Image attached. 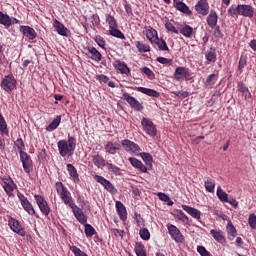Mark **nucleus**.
I'll list each match as a JSON object with an SVG mask.
<instances>
[{
	"label": "nucleus",
	"mask_w": 256,
	"mask_h": 256,
	"mask_svg": "<svg viewBox=\"0 0 256 256\" xmlns=\"http://www.w3.org/2000/svg\"><path fill=\"white\" fill-rule=\"evenodd\" d=\"M216 195H217L218 199H220V201H222V203H227L229 201V195L226 194L225 191H223L221 186L217 187Z\"/></svg>",
	"instance_id": "f704fd0d"
},
{
	"label": "nucleus",
	"mask_w": 256,
	"mask_h": 256,
	"mask_svg": "<svg viewBox=\"0 0 256 256\" xmlns=\"http://www.w3.org/2000/svg\"><path fill=\"white\" fill-rule=\"evenodd\" d=\"M141 158L147 165H151L153 163V156L147 152L140 153Z\"/></svg>",
	"instance_id": "09e8293b"
},
{
	"label": "nucleus",
	"mask_w": 256,
	"mask_h": 256,
	"mask_svg": "<svg viewBox=\"0 0 256 256\" xmlns=\"http://www.w3.org/2000/svg\"><path fill=\"white\" fill-rule=\"evenodd\" d=\"M227 233H228V239L230 241H233L235 239V237H237V229H235V226H233L232 223H228L227 224Z\"/></svg>",
	"instance_id": "72a5a7b5"
},
{
	"label": "nucleus",
	"mask_w": 256,
	"mask_h": 256,
	"mask_svg": "<svg viewBox=\"0 0 256 256\" xmlns=\"http://www.w3.org/2000/svg\"><path fill=\"white\" fill-rule=\"evenodd\" d=\"M108 170L112 173H119L120 169L115 164L107 163Z\"/></svg>",
	"instance_id": "052dcab7"
},
{
	"label": "nucleus",
	"mask_w": 256,
	"mask_h": 256,
	"mask_svg": "<svg viewBox=\"0 0 256 256\" xmlns=\"http://www.w3.org/2000/svg\"><path fill=\"white\" fill-rule=\"evenodd\" d=\"M180 33L184 37H187V39H191V37L193 36V27H191V26H189L187 24L182 25L180 27Z\"/></svg>",
	"instance_id": "cd10ccee"
},
{
	"label": "nucleus",
	"mask_w": 256,
	"mask_h": 256,
	"mask_svg": "<svg viewBox=\"0 0 256 256\" xmlns=\"http://www.w3.org/2000/svg\"><path fill=\"white\" fill-rule=\"evenodd\" d=\"M197 251L201 256H211V253L204 246H198Z\"/></svg>",
	"instance_id": "13d9d810"
},
{
	"label": "nucleus",
	"mask_w": 256,
	"mask_h": 256,
	"mask_svg": "<svg viewBox=\"0 0 256 256\" xmlns=\"http://www.w3.org/2000/svg\"><path fill=\"white\" fill-rule=\"evenodd\" d=\"M58 151L61 157H67V155H73L75 153V147H77V142L73 137H69L67 140H60L57 143Z\"/></svg>",
	"instance_id": "f03ea898"
},
{
	"label": "nucleus",
	"mask_w": 256,
	"mask_h": 256,
	"mask_svg": "<svg viewBox=\"0 0 256 256\" xmlns=\"http://www.w3.org/2000/svg\"><path fill=\"white\" fill-rule=\"evenodd\" d=\"M175 8L181 13H184L185 15H191V10L189 9V6L181 1L175 2Z\"/></svg>",
	"instance_id": "c756f323"
},
{
	"label": "nucleus",
	"mask_w": 256,
	"mask_h": 256,
	"mask_svg": "<svg viewBox=\"0 0 256 256\" xmlns=\"http://www.w3.org/2000/svg\"><path fill=\"white\" fill-rule=\"evenodd\" d=\"M248 223L251 227V229H256V215L255 214H250L248 218Z\"/></svg>",
	"instance_id": "4d7b16f0"
},
{
	"label": "nucleus",
	"mask_w": 256,
	"mask_h": 256,
	"mask_svg": "<svg viewBox=\"0 0 256 256\" xmlns=\"http://www.w3.org/2000/svg\"><path fill=\"white\" fill-rule=\"evenodd\" d=\"M205 189L208 193H215V181L206 180L205 181Z\"/></svg>",
	"instance_id": "de8ad7c7"
},
{
	"label": "nucleus",
	"mask_w": 256,
	"mask_h": 256,
	"mask_svg": "<svg viewBox=\"0 0 256 256\" xmlns=\"http://www.w3.org/2000/svg\"><path fill=\"white\" fill-rule=\"evenodd\" d=\"M20 31L24 37H27V39L30 41H33V39H36L37 37V32H35V29L29 26H20Z\"/></svg>",
	"instance_id": "f3484780"
},
{
	"label": "nucleus",
	"mask_w": 256,
	"mask_h": 256,
	"mask_svg": "<svg viewBox=\"0 0 256 256\" xmlns=\"http://www.w3.org/2000/svg\"><path fill=\"white\" fill-rule=\"evenodd\" d=\"M236 247H238L239 249H243V238L241 237L236 238Z\"/></svg>",
	"instance_id": "338daca9"
},
{
	"label": "nucleus",
	"mask_w": 256,
	"mask_h": 256,
	"mask_svg": "<svg viewBox=\"0 0 256 256\" xmlns=\"http://www.w3.org/2000/svg\"><path fill=\"white\" fill-rule=\"evenodd\" d=\"M0 131L2 133H7V123L5 122V118L0 114Z\"/></svg>",
	"instance_id": "603ef678"
},
{
	"label": "nucleus",
	"mask_w": 256,
	"mask_h": 256,
	"mask_svg": "<svg viewBox=\"0 0 256 256\" xmlns=\"http://www.w3.org/2000/svg\"><path fill=\"white\" fill-rule=\"evenodd\" d=\"M121 145L127 153H131L132 155H137L138 153H141V147H139L137 143L129 139L122 140Z\"/></svg>",
	"instance_id": "20e7f679"
},
{
	"label": "nucleus",
	"mask_w": 256,
	"mask_h": 256,
	"mask_svg": "<svg viewBox=\"0 0 256 256\" xmlns=\"http://www.w3.org/2000/svg\"><path fill=\"white\" fill-rule=\"evenodd\" d=\"M122 99L127 101L128 105H130L131 109H134V111H142L143 104L138 102V100L135 99V97L129 95V93H124L122 95Z\"/></svg>",
	"instance_id": "9d476101"
},
{
	"label": "nucleus",
	"mask_w": 256,
	"mask_h": 256,
	"mask_svg": "<svg viewBox=\"0 0 256 256\" xmlns=\"http://www.w3.org/2000/svg\"><path fill=\"white\" fill-rule=\"evenodd\" d=\"M94 41L97 43V45H99V47H101L102 49H105V39H103V37L96 36L94 38Z\"/></svg>",
	"instance_id": "bf43d9fd"
},
{
	"label": "nucleus",
	"mask_w": 256,
	"mask_h": 256,
	"mask_svg": "<svg viewBox=\"0 0 256 256\" xmlns=\"http://www.w3.org/2000/svg\"><path fill=\"white\" fill-rule=\"evenodd\" d=\"M109 34L112 35V37H117V39H125V35H123L117 28H110Z\"/></svg>",
	"instance_id": "a18cd8bd"
},
{
	"label": "nucleus",
	"mask_w": 256,
	"mask_h": 256,
	"mask_svg": "<svg viewBox=\"0 0 256 256\" xmlns=\"http://www.w3.org/2000/svg\"><path fill=\"white\" fill-rule=\"evenodd\" d=\"M3 189L5 191V193L11 197L13 195V192L15 191V189H17V184H15V182H13V180L11 178H4L3 179Z\"/></svg>",
	"instance_id": "2eb2a0df"
},
{
	"label": "nucleus",
	"mask_w": 256,
	"mask_h": 256,
	"mask_svg": "<svg viewBox=\"0 0 256 256\" xmlns=\"http://www.w3.org/2000/svg\"><path fill=\"white\" fill-rule=\"evenodd\" d=\"M182 209L188 213V215H191L194 219H201V212L193 207H190L188 205H182Z\"/></svg>",
	"instance_id": "b1692460"
},
{
	"label": "nucleus",
	"mask_w": 256,
	"mask_h": 256,
	"mask_svg": "<svg viewBox=\"0 0 256 256\" xmlns=\"http://www.w3.org/2000/svg\"><path fill=\"white\" fill-rule=\"evenodd\" d=\"M92 162L97 167V169H103L106 165L105 158L99 154L92 156Z\"/></svg>",
	"instance_id": "5701e85b"
},
{
	"label": "nucleus",
	"mask_w": 256,
	"mask_h": 256,
	"mask_svg": "<svg viewBox=\"0 0 256 256\" xmlns=\"http://www.w3.org/2000/svg\"><path fill=\"white\" fill-rule=\"evenodd\" d=\"M67 171L73 181H79V174L77 173V169L72 164H67Z\"/></svg>",
	"instance_id": "e433bc0d"
},
{
	"label": "nucleus",
	"mask_w": 256,
	"mask_h": 256,
	"mask_svg": "<svg viewBox=\"0 0 256 256\" xmlns=\"http://www.w3.org/2000/svg\"><path fill=\"white\" fill-rule=\"evenodd\" d=\"M85 227V235L86 237H93L95 235V233H97L95 231V228H93V226H91L90 224H84Z\"/></svg>",
	"instance_id": "49530a36"
},
{
	"label": "nucleus",
	"mask_w": 256,
	"mask_h": 256,
	"mask_svg": "<svg viewBox=\"0 0 256 256\" xmlns=\"http://www.w3.org/2000/svg\"><path fill=\"white\" fill-rule=\"evenodd\" d=\"M141 125L143 127V130L147 135L150 137H155L157 135V128L155 127V124H153V121L147 118H143L141 121Z\"/></svg>",
	"instance_id": "39448f33"
},
{
	"label": "nucleus",
	"mask_w": 256,
	"mask_h": 256,
	"mask_svg": "<svg viewBox=\"0 0 256 256\" xmlns=\"http://www.w3.org/2000/svg\"><path fill=\"white\" fill-rule=\"evenodd\" d=\"M18 199L23 209L26 210L29 215H35V209L33 208V205H31V202L27 200V197H25V195L18 194Z\"/></svg>",
	"instance_id": "4468645a"
},
{
	"label": "nucleus",
	"mask_w": 256,
	"mask_h": 256,
	"mask_svg": "<svg viewBox=\"0 0 256 256\" xmlns=\"http://www.w3.org/2000/svg\"><path fill=\"white\" fill-rule=\"evenodd\" d=\"M128 161H130L132 167H135V169H139L142 173H147V167L137 158H129Z\"/></svg>",
	"instance_id": "a878e982"
},
{
	"label": "nucleus",
	"mask_w": 256,
	"mask_h": 256,
	"mask_svg": "<svg viewBox=\"0 0 256 256\" xmlns=\"http://www.w3.org/2000/svg\"><path fill=\"white\" fill-rule=\"evenodd\" d=\"M116 209L120 219H123V220L127 219V210L125 209V205H123V203H121L120 201H117Z\"/></svg>",
	"instance_id": "c85d7f7f"
},
{
	"label": "nucleus",
	"mask_w": 256,
	"mask_h": 256,
	"mask_svg": "<svg viewBox=\"0 0 256 256\" xmlns=\"http://www.w3.org/2000/svg\"><path fill=\"white\" fill-rule=\"evenodd\" d=\"M56 191L60 197V199L63 201L65 205H74L73 203V197H71V192L63 185L62 182H56L55 184Z\"/></svg>",
	"instance_id": "7ed1b4c3"
},
{
	"label": "nucleus",
	"mask_w": 256,
	"mask_h": 256,
	"mask_svg": "<svg viewBox=\"0 0 256 256\" xmlns=\"http://www.w3.org/2000/svg\"><path fill=\"white\" fill-rule=\"evenodd\" d=\"M167 229L169 235L176 241V243H183V241H185V237L181 234V231L177 229V226L168 224Z\"/></svg>",
	"instance_id": "0eeeda50"
},
{
	"label": "nucleus",
	"mask_w": 256,
	"mask_h": 256,
	"mask_svg": "<svg viewBox=\"0 0 256 256\" xmlns=\"http://www.w3.org/2000/svg\"><path fill=\"white\" fill-rule=\"evenodd\" d=\"M20 159L25 173H31L33 171V160H31V156L26 152H21Z\"/></svg>",
	"instance_id": "1a4fd4ad"
},
{
	"label": "nucleus",
	"mask_w": 256,
	"mask_h": 256,
	"mask_svg": "<svg viewBox=\"0 0 256 256\" xmlns=\"http://www.w3.org/2000/svg\"><path fill=\"white\" fill-rule=\"evenodd\" d=\"M205 57L210 63H215V61H217V54L215 48H210L209 50H207Z\"/></svg>",
	"instance_id": "c9c22d12"
},
{
	"label": "nucleus",
	"mask_w": 256,
	"mask_h": 256,
	"mask_svg": "<svg viewBox=\"0 0 256 256\" xmlns=\"http://www.w3.org/2000/svg\"><path fill=\"white\" fill-rule=\"evenodd\" d=\"M135 253L137 256H147V253H145V246L139 242L135 244Z\"/></svg>",
	"instance_id": "37998d69"
},
{
	"label": "nucleus",
	"mask_w": 256,
	"mask_h": 256,
	"mask_svg": "<svg viewBox=\"0 0 256 256\" xmlns=\"http://www.w3.org/2000/svg\"><path fill=\"white\" fill-rule=\"evenodd\" d=\"M106 22L109 24L110 29H117V21L111 15L106 17Z\"/></svg>",
	"instance_id": "8fccbe9b"
},
{
	"label": "nucleus",
	"mask_w": 256,
	"mask_h": 256,
	"mask_svg": "<svg viewBox=\"0 0 256 256\" xmlns=\"http://www.w3.org/2000/svg\"><path fill=\"white\" fill-rule=\"evenodd\" d=\"M142 72L147 75V77H153L154 73L152 72L151 69H149L148 67H144L142 68Z\"/></svg>",
	"instance_id": "69168bd1"
},
{
	"label": "nucleus",
	"mask_w": 256,
	"mask_h": 256,
	"mask_svg": "<svg viewBox=\"0 0 256 256\" xmlns=\"http://www.w3.org/2000/svg\"><path fill=\"white\" fill-rule=\"evenodd\" d=\"M195 11L200 15H209V3L207 0H199L195 5Z\"/></svg>",
	"instance_id": "dca6fc26"
},
{
	"label": "nucleus",
	"mask_w": 256,
	"mask_h": 256,
	"mask_svg": "<svg viewBox=\"0 0 256 256\" xmlns=\"http://www.w3.org/2000/svg\"><path fill=\"white\" fill-rule=\"evenodd\" d=\"M1 87L4 91H13L17 87V80L13 75L5 76L1 81Z\"/></svg>",
	"instance_id": "423d86ee"
},
{
	"label": "nucleus",
	"mask_w": 256,
	"mask_h": 256,
	"mask_svg": "<svg viewBox=\"0 0 256 256\" xmlns=\"http://www.w3.org/2000/svg\"><path fill=\"white\" fill-rule=\"evenodd\" d=\"M153 43L157 45L160 51H169V46H167V42H165V40L157 38Z\"/></svg>",
	"instance_id": "a19ab883"
},
{
	"label": "nucleus",
	"mask_w": 256,
	"mask_h": 256,
	"mask_svg": "<svg viewBox=\"0 0 256 256\" xmlns=\"http://www.w3.org/2000/svg\"><path fill=\"white\" fill-rule=\"evenodd\" d=\"M70 208L72 209L77 221H79L81 225H85L87 223V216L85 215V213H83V210H81V208H79L75 204H71Z\"/></svg>",
	"instance_id": "9b49d317"
},
{
	"label": "nucleus",
	"mask_w": 256,
	"mask_h": 256,
	"mask_svg": "<svg viewBox=\"0 0 256 256\" xmlns=\"http://www.w3.org/2000/svg\"><path fill=\"white\" fill-rule=\"evenodd\" d=\"M158 197H159V200L164 201V203H166V201H169V196L163 192H159Z\"/></svg>",
	"instance_id": "0e129e2a"
},
{
	"label": "nucleus",
	"mask_w": 256,
	"mask_h": 256,
	"mask_svg": "<svg viewBox=\"0 0 256 256\" xmlns=\"http://www.w3.org/2000/svg\"><path fill=\"white\" fill-rule=\"evenodd\" d=\"M254 14L255 11L253 10V6L247 4H240L237 6L232 5L228 9V15H230V17H237V15H240L251 19Z\"/></svg>",
	"instance_id": "f257e3e1"
},
{
	"label": "nucleus",
	"mask_w": 256,
	"mask_h": 256,
	"mask_svg": "<svg viewBox=\"0 0 256 256\" xmlns=\"http://www.w3.org/2000/svg\"><path fill=\"white\" fill-rule=\"evenodd\" d=\"M136 48L138 49L139 53H149L151 51V47L147 44H143V42H136Z\"/></svg>",
	"instance_id": "79ce46f5"
},
{
	"label": "nucleus",
	"mask_w": 256,
	"mask_h": 256,
	"mask_svg": "<svg viewBox=\"0 0 256 256\" xmlns=\"http://www.w3.org/2000/svg\"><path fill=\"white\" fill-rule=\"evenodd\" d=\"M94 179H95V181H97V183H100V185H102L104 187V189H106V191H109V193H115V191H117V190H115V186H113L111 181L105 179V177L95 175Z\"/></svg>",
	"instance_id": "f8f14e48"
},
{
	"label": "nucleus",
	"mask_w": 256,
	"mask_h": 256,
	"mask_svg": "<svg viewBox=\"0 0 256 256\" xmlns=\"http://www.w3.org/2000/svg\"><path fill=\"white\" fill-rule=\"evenodd\" d=\"M61 123V116H57L47 127L46 131H55L59 124Z\"/></svg>",
	"instance_id": "ea45409f"
},
{
	"label": "nucleus",
	"mask_w": 256,
	"mask_h": 256,
	"mask_svg": "<svg viewBox=\"0 0 256 256\" xmlns=\"http://www.w3.org/2000/svg\"><path fill=\"white\" fill-rule=\"evenodd\" d=\"M54 28L56 29L58 35H61L62 37L68 36V30L67 27L63 23H61L59 20H54Z\"/></svg>",
	"instance_id": "412c9836"
},
{
	"label": "nucleus",
	"mask_w": 256,
	"mask_h": 256,
	"mask_svg": "<svg viewBox=\"0 0 256 256\" xmlns=\"http://www.w3.org/2000/svg\"><path fill=\"white\" fill-rule=\"evenodd\" d=\"M238 89L241 91L243 97L245 99H251V92H249V88H247V86H245V84L243 83H238Z\"/></svg>",
	"instance_id": "58836bf2"
},
{
	"label": "nucleus",
	"mask_w": 256,
	"mask_h": 256,
	"mask_svg": "<svg viewBox=\"0 0 256 256\" xmlns=\"http://www.w3.org/2000/svg\"><path fill=\"white\" fill-rule=\"evenodd\" d=\"M139 235L143 241H149L151 239V233H149L147 228L140 229Z\"/></svg>",
	"instance_id": "c03bdc74"
},
{
	"label": "nucleus",
	"mask_w": 256,
	"mask_h": 256,
	"mask_svg": "<svg viewBox=\"0 0 256 256\" xmlns=\"http://www.w3.org/2000/svg\"><path fill=\"white\" fill-rule=\"evenodd\" d=\"M0 25H4L7 29L11 27V17L7 14H3V12L0 11Z\"/></svg>",
	"instance_id": "473e14b6"
},
{
	"label": "nucleus",
	"mask_w": 256,
	"mask_h": 256,
	"mask_svg": "<svg viewBox=\"0 0 256 256\" xmlns=\"http://www.w3.org/2000/svg\"><path fill=\"white\" fill-rule=\"evenodd\" d=\"M176 97H179L180 99H187L189 97V92L187 91H175L172 92Z\"/></svg>",
	"instance_id": "5fc2aeb1"
},
{
	"label": "nucleus",
	"mask_w": 256,
	"mask_h": 256,
	"mask_svg": "<svg viewBox=\"0 0 256 256\" xmlns=\"http://www.w3.org/2000/svg\"><path fill=\"white\" fill-rule=\"evenodd\" d=\"M217 21H218L217 12H215L214 10H211L207 17V24L209 25V27L213 29L214 27H217Z\"/></svg>",
	"instance_id": "393cba45"
},
{
	"label": "nucleus",
	"mask_w": 256,
	"mask_h": 256,
	"mask_svg": "<svg viewBox=\"0 0 256 256\" xmlns=\"http://www.w3.org/2000/svg\"><path fill=\"white\" fill-rule=\"evenodd\" d=\"M146 37L151 43H153L156 39L159 38V36H157V30L153 28H148L146 30Z\"/></svg>",
	"instance_id": "4c0bfd02"
},
{
	"label": "nucleus",
	"mask_w": 256,
	"mask_h": 256,
	"mask_svg": "<svg viewBox=\"0 0 256 256\" xmlns=\"http://www.w3.org/2000/svg\"><path fill=\"white\" fill-rule=\"evenodd\" d=\"M86 55L89 57V59H92V61H97V63H99V61L102 59L101 52L96 50L95 47L88 48Z\"/></svg>",
	"instance_id": "6ab92c4d"
},
{
	"label": "nucleus",
	"mask_w": 256,
	"mask_h": 256,
	"mask_svg": "<svg viewBox=\"0 0 256 256\" xmlns=\"http://www.w3.org/2000/svg\"><path fill=\"white\" fill-rule=\"evenodd\" d=\"M111 232L115 235V237H123V235L125 234V231L119 230L117 228H112Z\"/></svg>",
	"instance_id": "e2e57ef3"
},
{
	"label": "nucleus",
	"mask_w": 256,
	"mask_h": 256,
	"mask_svg": "<svg viewBox=\"0 0 256 256\" xmlns=\"http://www.w3.org/2000/svg\"><path fill=\"white\" fill-rule=\"evenodd\" d=\"M216 83H217V75L211 74L207 77L205 81V87H207V89H213Z\"/></svg>",
	"instance_id": "2f4dec72"
},
{
	"label": "nucleus",
	"mask_w": 256,
	"mask_h": 256,
	"mask_svg": "<svg viewBox=\"0 0 256 256\" xmlns=\"http://www.w3.org/2000/svg\"><path fill=\"white\" fill-rule=\"evenodd\" d=\"M16 147H18L19 153H25V143L23 142V139L19 138L15 142Z\"/></svg>",
	"instance_id": "3c124183"
},
{
	"label": "nucleus",
	"mask_w": 256,
	"mask_h": 256,
	"mask_svg": "<svg viewBox=\"0 0 256 256\" xmlns=\"http://www.w3.org/2000/svg\"><path fill=\"white\" fill-rule=\"evenodd\" d=\"M34 199L43 215H49L51 213V208H49V204L47 203V200L41 195H35Z\"/></svg>",
	"instance_id": "6e6552de"
},
{
	"label": "nucleus",
	"mask_w": 256,
	"mask_h": 256,
	"mask_svg": "<svg viewBox=\"0 0 256 256\" xmlns=\"http://www.w3.org/2000/svg\"><path fill=\"white\" fill-rule=\"evenodd\" d=\"M210 234L212 235L213 239L217 241L218 243H225V236L221 233V231L217 230H210Z\"/></svg>",
	"instance_id": "7c9ffc66"
},
{
	"label": "nucleus",
	"mask_w": 256,
	"mask_h": 256,
	"mask_svg": "<svg viewBox=\"0 0 256 256\" xmlns=\"http://www.w3.org/2000/svg\"><path fill=\"white\" fill-rule=\"evenodd\" d=\"M187 75H189V70L187 68L179 66L175 69L174 78L176 81L185 79Z\"/></svg>",
	"instance_id": "aec40b11"
},
{
	"label": "nucleus",
	"mask_w": 256,
	"mask_h": 256,
	"mask_svg": "<svg viewBox=\"0 0 256 256\" xmlns=\"http://www.w3.org/2000/svg\"><path fill=\"white\" fill-rule=\"evenodd\" d=\"M249 47L251 48L252 51H256V39L251 40L249 42Z\"/></svg>",
	"instance_id": "774afa93"
},
{
	"label": "nucleus",
	"mask_w": 256,
	"mask_h": 256,
	"mask_svg": "<svg viewBox=\"0 0 256 256\" xmlns=\"http://www.w3.org/2000/svg\"><path fill=\"white\" fill-rule=\"evenodd\" d=\"M137 91L143 93L144 95H148L149 97H160V93L157 90L145 88V87H138Z\"/></svg>",
	"instance_id": "bb28decb"
},
{
	"label": "nucleus",
	"mask_w": 256,
	"mask_h": 256,
	"mask_svg": "<svg viewBox=\"0 0 256 256\" xmlns=\"http://www.w3.org/2000/svg\"><path fill=\"white\" fill-rule=\"evenodd\" d=\"M247 65V60L244 57H240L238 62V69L239 71H243V68Z\"/></svg>",
	"instance_id": "680f3d73"
},
{
	"label": "nucleus",
	"mask_w": 256,
	"mask_h": 256,
	"mask_svg": "<svg viewBox=\"0 0 256 256\" xmlns=\"http://www.w3.org/2000/svg\"><path fill=\"white\" fill-rule=\"evenodd\" d=\"M121 150V144L117 142L108 141L105 145V151L106 153H109L110 155H115L117 151Z\"/></svg>",
	"instance_id": "a211bd4d"
},
{
	"label": "nucleus",
	"mask_w": 256,
	"mask_h": 256,
	"mask_svg": "<svg viewBox=\"0 0 256 256\" xmlns=\"http://www.w3.org/2000/svg\"><path fill=\"white\" fill-rule=\"evenodd\" d=\"M8 225L10 229L14 231V233H17L21 237H25V230L23 227H21V224H19V221H17L15 218H10L8 220Z\"/></svg>",
	"instance_id": "ddd939ff"
},
{
	"label": "nucleus",
	"mask_w": 256,
	"mask_h": 256,
	"mask_svg": "<svg viewBox=\"0 0 256 256\" xmlns=\"http://www.w3.org/2000/svg\"><path fill=\"white\" fill-rule=\"evenodd\" d=\"M165 27L167 31H170V33H175L176 35H179V30H177V28H175V26L171 22H167L165 24Z\"/></svg>",
	"instance_id": "864d4df0"
},
{
	"label": "nucleus",
	"mask_w": 256,
	"mask_h": 256,
	"mask_svg": "<svg viewBox=\"0 0 256 256\" xmlns=\"http://www.w3.org/2000/svg\"><path fill=\"white\" fill-rule=\"evenodd\" d=\"M115 69L120 71V73H123L125 75L131 73V70H129V67H127V64L125 62H122L121 60H116L113 63Z\"/></svg>",
	"instance_id": "4be33fe9"
},
{
	"label": "nucleus",
	"mask_w": 256,
	"mask_h": 256,
	"mask_svg": "<svg viewBox=\"0 0 256 256\" xmlns=\"http://www.w3.org/2000/svg\"><path fill=\"white\" fill-rule=\"evenodd\" d=\"M156 61L158 63H161L162 65H171L173 63L172 59H168V58H165V57H158L156 59Z\"/></svg>",
	"instance_id": "6e6d98bb"
}]
</instances>
